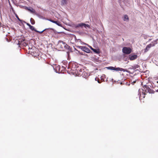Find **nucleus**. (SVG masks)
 Wrapping results in <instances>:
<instances>
[{
  "label": "nucleus",
  "mask_w": 158,
  "mask_h": 158,
  "mask_svg": "<svg viewBox=\"0 0 158 158\" xmlns=\"http://www.w3.org/2000/svg\"><path fill=\"white\" fill-rule=\"evenodd\" d=\"M135 81H133V83H135Z\"/></svg>",
  "instance_id": "obj_31"
},
{
  "label": "nucleus",
  "mask_w": 158,
  "mask_h": 158,
  "mask_svg": "<svg viewBox=\"0 0 158 158\" xmlns=\"http://www.w3.org/2000/svg\"><path fill=\"white\" fill-rule=\"evenodd\" d=\"M123 19L124 21L128 22L129 20V18L127 15H124Z\"/></svg>",
  "instance_id": "obj_9"
},
{
  "label": "nucleus",
  "mask_w": 158,
  "mask_h": 158,
  "mask_svg": "<svg viewBox=\"0 0 158 158\" xmlns=\"http://www.w3.org/2000/svg\"><path fill=\"white\" fill-rule=\"evenodd\" d=\"M7 40H8V39L6 38Z\"/></svg>",
  "instance_id": "obj_33"
},
{
  "label": "nucleus",
  "mask_w": 158,
  "mask_h": 158,
  "mask_svg": "<svg viewBox=\"0 0 158 158\" xmlns=\"http://www.w3.org/2000/svg\"><path fill=\"white\" fill-rule=\"evenodd\" d=\"M137 57V55H130L129 56V58L130 60H133L136 59Z\"/></svg>",
  "instance_id": "obj_7"
},
{
  "label": "nucleus",
  "mask_w": 158,
  "mask_h": 158,
  "mask_svg": "<svg viewBox=\"0 0 158 158\" xmlns=\"http://www.w3.org/2000/svg\"><path fill=\"white\" fill-rule=\"evenodd\" d=\"M98 83H101V82H100V81H99V80H98Z\"/></svg>",
  "instance_id": "obj_28"
},
{
  "label": "nucleus",
  "mask_w": 158,
  "mask_h": 158,
  "mask_svg": "<svg viewBox=\"0 0 158 158\" xmlns=\"http://www.w3.org/2000/svg\"><path fill=\"white\" fill-rule=\"evenodd\" d=\"M144 89H143L142 93L143 95H144L145 94L143 92L144 90L145 92H148L149 93H152V90L147 85H144L143 87Z\"/></svg>",
  "instance_id": "obj_5"
},
{
  "label": "nucleus",
  "mask_w": 158,
  "mask_h": 158,
  "mask_svg": "<svg viewBox=\"0 0 158 158\" xmlns=\"http://www.w3.org/2000/svg\"><path fill=\"white\" fill-rule=\"evenodd\" d=\"M54 23L56 24L59 26H61L60 23L59 21H55Z\"/></svg>",
  "instance_id": "obj_15"
},
{
  "label": "nucleus",
  "mask_w": 158,
  "mask_h": 158,
  "mask_svg": "<svg viewBox=\"0 0 158 158\" xmlns=\"http://www.w3.org/2000/svg\"><path fill=\"white\" fill-rule=\"evenodd\" d=\"M27 25L30 28L31 30H34V28L33 26L31 25L30 24L28 23H27Z\"/></svg>",
  "instance_id": "obj_12"
},
{
  "label": "nucleus",
  "mask_w": 158,
  "mask_h": 158,
  "mask_svg": "<svg viewBox=\"0 0 158 158\" xmlns=\"http://www.w3.org/2000/svg\"><path fill=\"white\" fill-rule=\"evenodd\" d=\"M57 46L59 48L62 49H63L64 48H68L69 47V46L62 41H59Z\"/></svg>",
  "instance_id": "obj_2"
},
{
  "label": "nucleus",
  "mask_w": 158,
  "mask_h": 158,
  "mask_svg": "<svg viewBox=\"0 0 158 158\" xmlns=\"http://www.w3.org/2000/svg\"><path fill=\"white\" fill-rule=\"evenodd\" d=\"M48 20L53 23H54L55 21H54V20L51 19H49Z\"/></svg>",
  "instance_id": "obj_20"
},
{
  "label": "nucleus",
  "mask_w": 158,
  "mask_h": 158,
  "mask_svg": "<svg viewBox=\"0 0 158 158\" xmlns=\"http://www.w3.org/2000/svg\"><path fill=\"white\" fill-rule=\"evenodd\" d=\"M83 26L85 28H87V27H88L89 28H90V26L88 24H85L84 23Z\"/></svg>",
  "instance_id": "obj_17"
},
{
  "label": "nucleus",
  "mask_w": 158,
  "mask_h": 158,
  "mask_svg": "<svg viewBox=\"0 0 158 158\" xmlns=\"http://www.w3.org/2000/svg\"><path fill=\"white\" fill-rule=\"evenodd\" d=\"M30 21H31V23L32 24H35V22L34 20L32 18H31V19H30Z\"/></svg>",
  "instance_id": "obj_16"
},
{
  "label": "nucleus",
  "mask_w": 158,
  "mask_h": 158,
  "mask_svg": "<svg viewBox=\"0 0 158 158\" xmlns=\"http://www.w3.org/2000/svg\"><path fill=\"white\" fill-rule=\"evenodd\" d=\"M95 80L96 81H97V80H96V78H95Z\"/></svg>",
  "instance_id": "obj_32"
},
{
  "label": "nucleus",
  "mask_w": 158,
  "mask_h": 158,
  "mask_svg": "<svg viewBox=\"0 0 158 158\" xmlns=\"http://www.w3.org/2000/svg\"><path fill=\"white\" fill-rule=\"evenodd\" d=\"M114 70H115L116 71H123V72H125L126 71L125 69L118 67L116 68H114Z\"/></svg>",
  "instance_id": "obj_10"
},
{
  "label": "nucleus",
  "mask_w": 158,
  "mask_h": 158,
  "mask_svg": "<svg viewBox=\"0 0 158 158\" xmlns=\"http://www.w3.org/2000/svg\"><path fill=\"white\" fill-rule=\"evenodd\" d=\"M18 44L20 47L21 48L26 46L27 45V40H24L22 41H19Z\"/></svg>",
  "instance_id": "obj_4"
},
{
  "label": "nucleus",
  "mask_w": 158,
  "mask_h": 158,
  "mask_svg": "<svg viewBox=\"0 0 158 158\" xmlns=\"http://www.w3.org/2000/svg\"><path fill=\"white\" fill-rule=\"evenodd\" d=\"M45 30H43L41 31H40V35H41L42 34L43 32L45 31Z\"/></svg>",
  "instance_id": "obj_24"
},
{
  "label": "nucleus",
  "mask_w": 158,
  "mask_h": 158,
  "mask_svg": "<svg viewBox=\"0 0 158 158\" xmlns=\"http://www.w3.org/2000/svg\"><path fill=\"white\" fill-rule=\"evenodd\" d=\"M84 26V23H80L77 25L76 27H82Z\"/></svg>",
  "instance_id": "obj_13"
},
{
  "label": "nucleus",
  "mask_w": 158,
  "mask_h": 158,
  "mask_svg": "<svg viewBox=\"0 0 158 158\" xmlns=\"http://www.w3.org/2000/svg\"><path fill=\"white\" fill-rule=\"evenodd\" d=\"M88 47L90 48L92 50V49H93V48H92L91 46L88 45Z\"/></svg>",
  "instance_id": "obj_26"
},
{
  "label": "nucleus",
  "mask_w": 158,
  "mask_h": 158,
  "mask_svg": "<svg viewBox=\"0 0 158 158\" xmlns=\"http://www.w3.org/2000/svg\"><path fill=\"white\" fill-rule=\"evenodd\" d=\"M107 68L109 69L114 70V67H107Z\"/></svg>",
  "instance_id": "obj_18"
},
{
  "label": "nucleus",
  "mask_w": 158,
  "mask_h": 158,
  "mask_svg": "<svg viewBox=\"0 0 158 158\" xmlns=\"http://www.w3.org/2000/svg\"><path fill=\"white\" fill-rule=\"evenodd\" d=\"M68 0H62V3L64 4H65L67 3V1Z\"/></svg>",
  "instance_id": "obj_19"
},
{
  "label": "nucleus",
  "mask_w": 158,
  "mask_h": 158,
  "mask_svg": "<svg viewBox=\"0 0 158 158\" xmlns=\"http://www.w3.org/2000/svg\"><path fill=\"white\" fill-rule=\"evenodd\" d=\"M27 9L31 12L34 13L35 12V10L33 8L31 7H29V8H27Z\"/></svg>",
  "instance_id": "obj_11"
},
{
  "label": "nucleus",
  "mask_w": 158,
  "mask_h": 158,
  "mask_svg": "<svg viewBox=\"0 0 158 158\" xmlns=\"http://www.w3.org/2000/svg\"><path fill=\"white\" fill-rule=\"evenodd\" d=\"M16 17L19 20H20V19L17 15H16Z\"/></svg>",
  "instance_id": "obj_25"
},
{
  "label": "nucleus",
  "mask_w": 158,
  "mask_h": 158,
  "mask_svg": "<svg viewBox=\"0 0 158 158\" xmlns=\"http://www.w3.org/2000/svg\"><path fill=\"white\" fill-rule=\"evenodd\" d=\"M92 50L93 51V52H94L95 53H99V50H98L93 48L92 49Z\"/></svg>",
  "instance_id": "obj_14"
},
{
  "label": "nucleus",
  "mask_w": 158,
  "mask_h": 158,
  "mask_svg": "<svg viewBox=\"0 0 158 158\" xmlns=\"http://www.w3.org/2000/svg\"><path fill=\"white\" fill-rule=\"evenodd\" d=\"M33 50V51H29V53L32 56L35 57L36 58H39L40 55L39 49L34 48Z\"/></svg>",
  "instance_id": "obj_1"
},
{
  "label": "nucleus",
  "mask_w": 158,
  "mask_h": 158,
  "mask_svg": "<svg viewBox=\"0 0 158 158\" xmlns=\"http://www.w3.org/2000/svg\"><path fill=\"white\" fill-rule=\"evenodd\" d=\"M71 70L73 71H74V68L72 67V68H71Z\"/></svg>",
  "instance_id": "obj_27"
},
{
  "label": "nucleus",
  "mask_w": 158,
  "mask_h": 158,
  "mask_svg": "<svg viewBox=\"0 0 158 158\" xmlns=\"http://www.w3.org/2000/svg\"><path fill=\"white\" fill-rule=\"evenodd\" d=\"M131 49L129 47H124L122 49L123 53L126 54H129L131 52Z\"/></svg>",
  "instance_id": "obj_3"
},
{
  "label": "nucleus",
  "mask_w": 158,
  "mask_h": 158,
  "mask_svg": "<svg viewBox=\"0 0 158 158\" xmlns=\"http://www.w3.org/2000/svg\"><path fill=\"white\" fill-rule=\"evenodd\" d=\"M155 44H153V42H152L151 44L147 45L146 48L144 49V52H147L151 47L154 46Z\"/></svg>",
  "instance_id": "obj_6"
},
{
  "label": "nucleus",
  "mask_w": 158,
  "mask_h": 158,
  "mask_svg": "<svg viewBox=\"0 0 158 158\" xmlns=\"http://www.w3.org/2000/svg\"><path fill=\"white\" fill-rule=\"evenodd\" d=\"M82 50L85 52H86L89 53L90 52V50L87 48L85 46H83V47H81Z\"/></svg>",
  "instance_id": "obj_8"
},
{
  "label": "nucleus",
  "mask_w": 158,
  "mask_h": 158,
  "mask_svg": "<svg viewBox=\"0 0 158 158\" xmlns=\"http://www.w3.org/2000/svg\"><path fill=\"white\" fill-rule=\"evenodd\" d=\"M79 74H80V75H81V73H79Z\"/></svg>",
  "instance_id": "obj_30"
},
{
  "label": "nucleus",
  "mask_w": 158,
  "mask_h": 158,
  "mask_svg": "<svg viewBox=\"0 0 158 158\" xmlns=\"http://www.w3.org/2000/svg\"><path fill=\"white\" fill-rule=\"evenodd\" d=\"M83 46H77V47L78 48H80L82 50L81 47H83Z\"/></svg>",
  "instance_id": "obj_22"
},
{
  "label": "nucleus",
  "mask_w": 158,
  "mask_h": 158,
  "mask_svg": "<svg viewBox=\"0 0 158 158\" xmlns=\"http://www.w3.org/2000/svg\"><path fill=\"white\" fill-rule=\"evenodd\" d=\"M83 73H84V74L85 73V72L84 71L83 72Z\"/></svg>",
  "instance_id": "obj_29"
},
{
  "label": "nucleus",
  "mask_w": 158,
  "mask_h": 158,
  "mask_svg": "<svg viewBox=\"0 0 158 158\" xmlns=\"http://www.w3.org/2000/svg\"><path fill=\"white\" fill-rule=\"evenodd\" d=\"M157 40H158V39H157L156 40H155V41H153V44H155V43H154V42H156V44H157Z\"/></svg>",
  "instance_id": "obj_23"
},
{
  "label": "nucleus",
  "mask_w": 158,
  "mask_h": 158,
  "mask_svg": "<svg viewBox=\"0 0 158 158\" xmlns=\"http://www.w3.org/2000/svg\"><path fill=\"white\" fill-rule=\"evenodd\" d=\"M76 70H77V69H76ZM79 70V69H78L77 70V71H78ZM83 70H82V69H80L79 70V71H80L81 72H82ZM77 73H78V72H77Z\"/></svg>",
  "instance_id": "obj_21"
}]
</instances>
